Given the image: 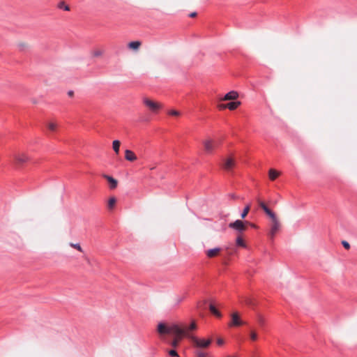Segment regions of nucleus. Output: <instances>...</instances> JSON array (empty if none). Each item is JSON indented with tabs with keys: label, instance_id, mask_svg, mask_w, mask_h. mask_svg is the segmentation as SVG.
<instances>
[{
	"label": "nucleus",
	"instance_id": "nucleus-28",
	"mask_svg": "<svg viewBox=\"0 0 357 357\" xmlns=\"http://www.w3.org/2000/svg\"><path fill=\"white\" fill-rule=\"evenodd\" d=\"M342 244L343 245V247L347 249V250H349L350 249V244L346 241H342Z\"/></svg>",
	"mask_w": 357,
	"mask_h": 357
},
{
	"label": "nucleus",
	"instance_id": "nucleus-22",
	"mask_svg": "<svg viewBox=\"0 0 357 357\" xmlns=\"http://www.w3.org/2000/svg\"><path fill=\"white\" fill-rule=\"evenodd\" d=\"M209 310L215 316H216L218 317H222L221 313L215 308V307L213 304H211L209 305Z\"/></svg>",
	"mask_w": 357,
	"mask_h": 357
},
{
	"label": "nucleus",
	"instance_id": "nucleus-7",
	"mask_svg": "<svg viewBox=\"0 0 357 357\" xmlns=\"http://www.w3.org/2000/svg\"><path fill=\"white\" fill-rule=\"evenodd\" d=\"M235 165L236 161L234 158L229 156L223 159L221 166L225 171L229 172L235 167Z\"/></svg>",
	"mask_w": 357,
	"mask_h": 357
},
{
	"label": "nucleus",
	"instance_id": "nucleus-24",
	"mask_svg": "<svg viewBox=\"0 0 357 357\" xmlns=\"http://www.w3.org/2000/svg\"><path fill=\"white\" fill-rule=\"evenodd\" d=\"M93 56L94 57H100L104 54V50L102 49H95L91 52Z\"/></svg>",
	"mask_w": 357,
	"mask_h": 357
},
{
	"label": "nucleus",
	"instance_id": "nucleus-20",
	"mask_svg": "<svg viewBox=\"0 0 357 357\" xmlns=\"http://www.w3.org/2000/svg\"><path fill=\"white\" fill-rule=\"evenodd\" d=\"M241 104V102L239 101H236V102H229L227 104V108L229 109V110H234L236 109L238 106H240Z\"/></svg>",
	"mask_w": 357,
	"mask_h": 357
},
{
	"label": "nucleus",
	"instance_id": "nucleus-11",
	"mask_svg": "<svg viewBox=\"0 0 357 357\" xmlns=\"http://www.w3.org/2000/svg\"><path fill=\"white\" fill-rule=\"evenodd\" d=\"M102 177L108 181L110 189L114 190L117 187L118 181L116 179L107 174H103Z\"/></svg>",
	"mask_w": 357,
	"mask_h": 357
},
{
	"label": "nucleus",
	"instance_id": "nucleus-10",
	"mask_svg": "<svg viewBox=\"0 0 357 357\" xmlns=\"http://www.w3.org/2000/svg\"><path fill=\"white\" fill-rule=\"evenodd\" d=\"M238 98V93L236 91H231L227 93L220 100H234Z\"/></svg>",
	"mask_w": 357,
	"mask_h": 357
},
{
	"label": "nucleus",
	"instance_id": "nucleus-8",
	"mask_svg": "<svg viewBox=\"0 0 357 357\" xmlns=\"http://www.w3.org/2000/svg\"><path fill=\"white\" fill-rule=\"evenodd\" d=\"M204 150L207 153H211L213 149L218 146V143L211 139H207L203 142Z\"/></svg>",
	"mask_w": 357,
	"mask_h": 357
},
{
	"label": "nucleus",
	"instance_id": "nucleus-33",
	"mask_svg": "<svg viewBox=\"0 0 357 357\" xmlns=\"http://www.w3.org/2000/svg\"><path fill=\"white\" fill-rule=\"evenodd\" d=\"M218 107L220 109H225L226 108H227V104H219L218 105Z\"/></svg>",
	"mask_w": 357,
	"mask_h": 357
},
{
	"label": "nucleus",
	"instance_id": "nucleus-5",
	"mask_svg": "<svg viewBox=\"0 0 357 357\" xmlns=\"http://www.w3.org/2000/svg\"><path fill=\"white\" fill-rule=\"evenodd\" d=\"M246 224H248V222H243L242 220H237L229 224V227L236 230L238 234H241V232L244 231L247 229Z\"/></svg>",
	"mask_w": 357,
	"mask_h": 357
},
{
	"label": "nucleus",
	"instance_id": "nucleus-25",
	"mask_svg": "<svg viewBox=\"0 0 357 357\" xmlns=\"http://www.w3.org/2000/svg\"><path fill=\"white\" fill-rule=\"evenodd\" d=\"M250 206H251L250 204H248L245 206V207L244 208V209L241 215V217L242 219H244L248 215V214L250 210Z\"/></svg>",
	"mask_w": 357,
	"mask_h": 357
},
{
	"label": "nucleus",
	"instance_id": "nucleus-14",
	"mask_svg": "<svg viewBox=\"0 0 357 357\" xmlns=\"http://www.w3.org/2000/svg\"><path fill=\"white\" fill-rule=\"evenodd\" d=\"M125 158L128 161L133 162L137 160V156L133 151L127 149L125 151Z\"/></svg>",
	"mask_w": 357,
	"mask_h": 357
},
{
	"label": "nucleus",
	"instance_id": "nucleus-13",
	"mask_svg": "<svg viewBox=\"0 0 357 357\" xmlns=\"http://www.w3.org/2000/svg\"><path fill=\"white\" fill-rule=\"evenodd\" d=\"M222 249L220 248H215L206 251V255L208 258H213L220 255Z\"/></svg>",
	"mask_w": 357,
	"mask_h": 357
},
{
	"label": "nucleus",
	"instance_id": "nucleus-19",
	"mask_svg": "<svg viewBox=\"0 0 357 357\" xmlns=\"http://www.w3.org/2000/svg\"><path fill=\"white\" fill-rule=\"evenodd\" d=\"M249 335H250V338L251 341L255 342V341L257 340V339H258V333H257L256 329L251 328L250 330Z\"/></svg>",
	"mask_w": 357,
	"mask_h": 357
},
{
	"label": "nucleus",
	"instance_id": "nucleus-36",
	"mask_svg": "<svg viewBox=\"0 0 357 357\" xmlns=\"http://www.w3.org/2000/svg\"><path fill=\"white\" fill-rule=\"evenodd\" d=\"M197 15V13H192L190 14V17H194Z\"/></svg>",
	"mask_w": 357,
	"mask_h": 357
},
{
	"label": "nucleus",
	"instance_id": "nucleus-34",
	"mask_svg": "<svg viewBox=\"0 0 357 357\" xmlns=\"http://www.w3.org/2000/svg\"><path fill=\"white\" fill-rule=\"evenodd\" d=\"M197 357H206V354L204 352L199 351L197 352Z\"/></svg>",
	"mask_w": 357,
	"mask_h": 357
},
{
	"label": "nucleus",
	"instance_id": "nucleus-27",
	"mask_svg": "<svg viewBox=\"0 0 357 357\" xmlns=\"http://www.w3.org/2000/svg\"><path fill=\"white\" fill-rule=\"evenodd\" d=\"M59 7L60 8H63L65 10H70L69 6L66 5L65 3L63 2V1L59 3Z\"/></svg>",
	"mask_w": 357,
	"mask_h": 357
},
{
	"label": "nucleus",
	"instance_id": "nucleus-32",
	"mask_svg": "<svg viewBox=\"0 0 357 357\" xmlns=\"http://www.w3.org/2000/svg\"><path fill=\"white\" fill-rule=\"evenodd\" d=\"M169 354L171 356H178V353L175 351V350H170L169 351Z\"/></svg>",
	"mask_w": 357,
	"mask_h": 357
},
{
	"label": "nucleus",
	"instance_id": "nucleus-23",
	"mask_svg": "<svg viewBox=\"0 0 357 357\" xmlns=\"http://www.w3.org/2000/svg\"><path fill=\"white\" fill-rule=\"evenodd\" d=\"M116 203V199L115 197H110L108 200L107 207L109 210H112L114 208L115 204Z\"/></svg>",
	"mask_w": 357,
	"mask_h": 357
},
{
	"label": "nucleus",
	"instance_id": "nucleus-37",
	"mask_svg": "<svg viewBox=\"0 0 357 357\" xmlns=\"http://www.w3.org/2000/svg\"><path fill=\"white\" fill-rule=\"evenodd\" d=\"M68 96H73V94H74V93H73V91H70L68 93Z\"/></svg>",
	"mask_w": 357,
	"mask_h": 357
},
{
	"label": "nucleus",
	"instance_id": "nucleus-18",
	"mask_svg": "<svg viewBox=\"0 0 357 357\" xmlns=\"http://www.w3.org/2000/svg\"><path fill=\"white\" fill-rule=\"evenodd\" d=\"M142 43L139 41H132L129 43L128 46L130 49L137 50L140 47Z\"/></svg>",
	"mask_w": 357,
	"mask_h": 357
},
{
	"label": "nucleus",
	"instance_id": "nucleus-2",
	"mask_svg": "<svg viewBox=\"0 0 357 357\" xmlns=\"http://www.w3.org/2000/svg\"><path fill=\"white\" fill-rule=\"evenodd\" d=\"M144 105L153 114H158L162 108V104L148 97L142 98Z\"/></svg>",
	"mask_w": 357,
	"mask_h": 357
},
{
	"label": "nucleus",
	"instance_id": "nucleus-38",
	"mask_svg": "<svg viewBox=\"0 0 357 357\" xmlns=\"http://www.w3.org/2000/svg\"><path fill=\"white\" fill-rule=\"evenodd\" d=\"M250 225H251L252 227H254V228H257V226H256L255 225H254V224H250Z\"/></svg>",
	"mask_w": 357,
	"mask_h": 357
},
{
	"label": "nucleus",
	"instance_id": "nucleus-17",
	"mask_svg": "<svg viewBox=\"0 0 357 357\" xmlns=\"http://www.w3.org/2000/svg\"><path fill=\"white\" fill-rule=\"evenodd\" d=\"M236 245L242 247V248H245L246 247V244L244 242L241 234H238L237 235V237H236Z\"/></svg>",
	"mask_w": 357,
	"mask_h": 357
},
{
	"label": "nucleus",
	"instance_id": "nucleus-1",
	"mask_svg": "<svg viewBox=\"0 0 357 357\" xmlns=\"http://www.w3.org/2000/svg\"><path fill=\"white\" fill-rule=\"evenodd\" d=\"M197 328L195 321H192L189 326H179L178 324L167 325L164 323H160L157 327V331L160 335L171 334L174 336L171 344L174 347H177L183 337H189V333Z\"/></svg>",
	"mask_w": 357,
	"mask_h": 357
},
{
	"label": "nucleus",
	"instance_id": "nucleus-21",
	"mask_svg": "<svg viewBox=\"0 0 357 357\" xmlns=\"http://www.w3.org/2000/svg\"><path fill=\"white\" fill-rule=\"evenodd\" d=\"M121 142L119 140H114L112 142V148L116 154L119 153V149H120Z\"/></svg>",
	"mask_w": 357,
	"mask_h": 357
},
{
	"label": "nucleus",
	"instance_id": "nucleus-6",
	"mask_svg": "<svg viewBox=\"0 0 357 357\" xmlns=\"http://www.w3.org/2000/svg\"><path fill=\"white\" fill-rule=\"evenodd\" d=\"M245 324V322L241 320L238 312L231 314V321L229 324V327H238Z\"/></svg>",
	"mask_w": 357,
	"mask_h": 357
},
{
	"label": "nucleus",
	"instance_id": "nucleus-16",
	"mask_svg": "<svg viewBox=\"0 0 357 357\" xmlns=\"http://www.w3.org/2000/svg\"><path fill=\"white\" fill-rule=\"evenodd\" d=\"M46 126L48 130L52 132H55L58 127V124L54 121H48L47 122Z\"/></svg>",
	"mask_w": 357,
	"mask_h": 357
},
{
	"label": "nucleus",
	"instance_id": "nucleus-26",
	"mask_svg": "<svg viewBox=\"0 0 357 357\" xmlns=\"http://www.w3.org/2000/svg\"><path fill=\"white\" fill-rule=\"evenodd\" d=\"M70 246L76 249L77 250H78L79 252H83V249L82 248L81 245L79 243H70Z\"/></svg>",
	"mask_w": 357,
	"mask_h": 357
},
{
	"label": "nucleus",
	"instance_id": "nucleus-31",
	"mask_svg": "<svg viewBox=\"0 0 357 357\" xmlns=\"http://www.w3.org/2000/svg\"><path fill=\"white\" fill-rule=\"evenodd\" d=\"M258 322L262 326L265 324V319L261 316L258 317Z\"/></svg>",
	"mask_w": 357,
	"mask_h": 357
},
{
	"label": "nucleus",
	"instance_id": "nucleus-4",
	"mask_svg": "<svg viewBox=\"0 0 357 357\" xmlns=\"http://www.w3.org/2000/svg\"><path fill=\"white\" fill-rule=\"evenodd\" d=\"M189 338L191 340L194 345L199 348H207L212 342V339L211 338L207 340L199 339L197 337L190 335Z\"/></svg>",
	"mask_w": 357,
	"mask_h": 357
},
{
	"label": "nucleus",
	"instance_id": "nucleus-35",
	"mask_svg": "<svg viewBox=\"0 0 357 357\" xmlns=\"http://www.w3.org/2000/svg\"><path fill=\"white\" fill-rule=\"evenodd\" d=\"M217 343L218 345H222L224 344V340L222 338H218L217 340Z\"/></svg>",
	"mask_w": 357,
	"mask_h": 357
},
{
	"label": "nucleus",
	"instance_id": "nucleus-15",
	"mask_svg": "<svg viewBox=\"0 0 357 357\" xmlns=\"http://www.w3.org/2000/svg\"><path fill=\"white\" fill-rule=\"evenodd\" d=\"M280 174V173L274 169H271L268 172V176L271 181L276 179Z\"/></svg>",
	"mask_w": 357,
	"mask_h": 357
},
{
	"label": "nucleus",
	"instance_id": "nucleus-30",
	"mask_svg": "<svg viewBox=\"0 0 357 357\" xmlns=\"http://www.w3.org/2000/svg\"><path fill=\"white\" fill-rule=\"evenodd\" d=\"M244 301H245L246 305H253L252 300L250 298H245Z\"/></svg>",
	"mask_w": 357,
	"mask_h": 357
},
{
	"label": "nucleus",
	"instance_id": "nucleus-3",
	"mask_svg": "<svg viewBox=\"0 0 357 357\" xmlns=\"http://www.w3.org/2000/svg\"><path fill=\"white\" fill-rule=\"evenodd\" d=\"M269 218H271V225L268 236L271 239H273L275 234L281 227V223L275 213L272 215Z\"/></svg>",
	"mask_w": 357,
	"mask_h": 357
},
{
	"label": "nucleus",
	"instance_id": "nucleus-29",
	"mask_svg": "<svg viewBox=\"0 0 357 357\" xmlns=\"http://www.w3.org/2000/svg\"><path fill=\"white\" fill-rule=\"evenodd\" d=\"M169 114L172 115V116H178L180 115V112L176 110H171L169 112Z\"/></svg>",
	"mask_w": 357,
	"mask_h": 357
},
{
	"label": "nucleus",
	"instance_id": "nucleus-9",
	"mask_svg": "<svg viewBox=\"0 0 357 357\" xmlns=\"http://www.w3.org/2000/svg\"><path fill=\"white\" fill-rule=\"evenodd\" d=\"M13 159L16 165H21L27 162L29 158L25 153H16L13 155Z\"/></svg>",
	"mask_w": 357,
	"mask_h": 357
},
{
	"label": "nucleus",
	"instance_id": "nucleus-12",
	"mask_svg": "<svg viewBox=\"0 0 357 357\" xmlns=\"http://www.w3.org/2000/svg\"><path fill=\"white\" fill-rule=\"evenodd\" d=\"M257 202L259 204V206L264 210V211L266 213V214L270 217L272 215L275 214L271 210H270L268 206L265 204V203L261 201L259 198L257 199Z\"/></svg>",
	"mask_w": 357,
	"mask_h": 357
}]
</instances>
